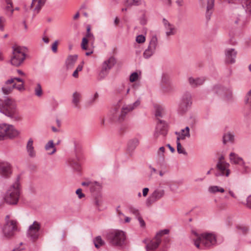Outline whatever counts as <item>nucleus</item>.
Returning a JSON list of instances; mask_svg holds the SVG:
<instances>
[{
	"mask_svg": "<svg viewBox=\"0 0 251 251\" xmlns=\"http://www.w3.org/2000/svg\"><path fill=\"white\" fill-rule=\"evenodd\" d=\"M101 203V201L100 200L98 199V198H96L95 200V204L97 206H100Z\"/></svg>",
	"mask_w": 251,
	"mask_h": 251,
	"instance_id": "59",
	"label": "nucleus"
},
{
	"mask_svg": "<svg viewBox=\"0 0 251 251\" xmlns=\"http://www.w3.org/2000/svg\"><path fill=\"white\" fill-rule=\"evenodd\" d=\"M5 10L6 11V12L10 11V15H11L14 11V9L12 8V4L7 5V6L5 7Z\"/></svg>",
	"mask_w": 251,
	"mask_h": 251,
	"instance_id": "53",
	"label": "nucleus"
},
{
	"mask_svg": "<svg viewBox=\"0 0 251 251\" xmlns=\"http://www.w3.org/2000/svg\"><path fill=\"white\" fill-rule=\"evenodd\" d=\"M5 20L4 18L2 17H0V30L3 31L4 30V27L2 25L3 23H4Z\"/></svg>",
	"mask_w": 251,
	"mask_h": 251,
	"instance_id": "55",
	"label": "nucleus"
},
{
	"mask_svg": "<svg viewBox=\"0 0 251 251\" xmlns=\"http://www.w3.org/2000/svg\"><path fill=\"white\" fill-rule=\"evenodd\" d=\"M140 104V100H137L133 103L124 105L122 108L115 106L110 112L109 119L114 122H122L124 121L126 115L136 108Z\"/></svg>",
	"mask_w": 251,
	"mask_h": 251,
	"instance_id": "1",
	"label": "nucleus"
},
{
	"mask_svg": "<svg viewBox=\"0 0 251 251\" xmlns=\"http://www.w3.org/2000/svg\"><path fill=\"white\" fill-rule=\"evenodd\" d=\"M45 148L46 151L49 150L50 149H52V151L50 153V154H52L54 153L56 151V148L54 147V145L52 140L49 141L46 145Z\"/></svg>",
	"mask_w": 251,
	"mask_h": 251,
	"instance_id": "34",
	"label": "nucleus"
},
{
	"mask_svg": "<svg viewBox=\"0 0 251 251\" xmlns=\"http://www.w3.org/2000/svg\"><path fill=\"white\" fill-rule=\"evenodd\" d=\"M234 22L236 25L243 26L245 24V18L242 15H238V17H235Z\"/></svg>",
	"mask_w": 251,
	"mask_h": 251,
	"instance_id": "33",
	"label": "nucleus"
},
{
	"mask_svg": "<svg viewBox=\"0 0 251 251\" xmlns=\"http://www.w3.org/2000/svg\"><path fill=\"white\" fill-rule=\"evenodd\" d=\"M106 238L110 243L113 245L121 246L126 240L125 233L121 230H113L106 234Z\"/></svg>",
	"mask_w": 251,
	"mask_h": 251,
	"instance_id": "5",
	"label": "nucleus"
},
{
	"mask_svg": "<svg viewBox=\"0 0 251 251\" xmlns=\"http://www.w3.org/2000/svg\"><path fill=\"white\" fill-rule=\"evenodd\" d=\"M149 168L150 169L151 175L157 173V170L154 168L152 167L151 165L149 166Z\"/></svg>",
	"mask_w": 251,
	"mask_h": 251,
	"instance_id": "57",
	"label": "nucleus"
},
{
	"mask_svg": "<svg viewBox=\"0 0 251 251\" xmlns=\"http://www.w3.org/2000/svg\"><path fill=\"white\" fill-rule=\"evenodd\" d=\"M81 99V94L77 92H75L73 94L72 103L75 107H78L79 103Z\"/></svg>",
	"mask_w": 251,
	"mask_h": 251,
	"instance_id": "31",
	"label": "nucleus"
},
{
	"mask_svg": "<svg viewBox=\"0 0 251 251\" xmlns=\"http://www.w3.org/2000/svg\"><path fill=\"white\" fill-rule=\"evenodd\" d=\"M162 111L163 109L161 107H158L156 108V111H155V116L156 117H161L162 116Z\"/></svg>",
	"mask_w": 251,
	"mask_h": 251,
	"instance_id": "48",
	"label": "nucleus"
},
{
	"mask_svg": "<svg viewBox=\"0 0 251 251\" xmlns=\"http://www.w3.org/2000/svg\"><path fill=\"white\" fill-rule=\"evenodd\" d=\"M13 55L10 60L12 65L15 67L20 66L25 59L26 54L23 51V48L20 46L12 48Z\"/></svg>",
	"mask_w": 251,
	"mask_h": 251,
	"instance_id": "6",
	"label": "nucleus"
},
{
	"mask_svg": "<svg viewBox=\"0 0 251 251\" xmlns=\"http://www.w3.org/2000/svg\"><path fill=\"white\" fill-rule=\"evenodd\" d=\"M165 190L162 187L156 188L149 197L146 201V204L150 206L153 203L160 200L165 195Z\"/></svg>",
	"mask_w": 251,
	"mask_h": 251,
	"instance_id": "9",
	"label": "nucleus"
},
{
	"mask_svg": "<svg viewBox=\"0 0 251 251\" xmlns=\"http://www.w3.org/2000/svg\"><path fill=\"white\" fill-rule=\"evenodd\" d=\"M145 40V37L143 35H139L136 37V41L138 43H143Z\"/></svg>",
	"mask_w": 251,
	"mask_h": 251,
	"instance_id": "46",
	"label": "nucleus"
},
{
	"mask_svg": "<svg viewBox=\"0 0 251 251\" xmlns=\"http://www.w3.org/2000/svg\"><path fill=\"white\" fill-rule=\"evenodd\" d=\"M138 78V73L136 72H134L132 73L129 77V80L130 82H133L136 81Z\"/></svg>",
	"mask_w": 251,
	"mask_h": 251,
	"instance_id": "43",
	"label": "nucleus"
},
{
	"mask_svg": "<svg viewBox=\"0 0 251 251\" xmlns=\"http://www.w3.org/2000/svg\"><path fill=\"white\" fill-rule=\"evenodd\" d=\"M176 145H177V151L179 154H183L185 155H187V153L186 151L185 150L184 148H183L179 142V140H176Z\"/></svg>",
	"mask_w": 251,
	"mask_h": 251,
	"instance_id": "38",
	"label": "nucleus"
},
{
	"mask_svg": "<svg viewBox=\"0 0 251 251\" xmlns=\"http://www.w3.org/2000/svg\"><path fill=\"white\" fill-rule=\"evenodd\" d=\"M115 63V59L113 57H111L103 63L101 69L109 72Z\"/></svg>",
	"mask_w": 251,
	"mask_h": 251,
	"instance_id": "23",
	"label": "nucleus"
},
{
	"mask_svg": "<svg viewBox=\"0 0 251 251\" xmlns=\"http://www.w3.org/2000/svg\"><path fill=\"white\" fill-rule=\"evenodd\" d=\"M46 0H32L30 5L31 8H33L34 15L38 14L41 8L44 5Z\"/></svg>",
	"mask_w": 251,
	"mask_h": 251,
	"instance_id": "21",
	"label": "nucleus"
},
{
	"mask_svg": "<svg viewBox=\"0 0 251 251\" xmlns=\"http://www.w3.org/2000/svg\"><path fill=\"white\" fill-rule=\"evenodd\" d=\"M137 219H138V221L140 224L141 227H145L146 224H145V222L144 221V220L143 219V218L140 216H139L137 217Z\"/></svg>",
	"mask_w": 251,
	"mask_h": 251,
	"instance_id": "52",
	"label": "nucleus"
},
{
	"mask_svg": "<svg viewBox=\"0 0 251 251\" xmlns=\"http://www.w3.org/2000/svg\"><path fill=\"white\" fill-rule=\"evenodd\" d=\"M41 227L39 223L34 221L33 223L29 226L27 230V236L33 241L37 240L39 237V231Z\"/></svg>",
	"mask_w": 251,
	"mask_h": 251,
	"instance_id": "14",
	"label": "nucleus"
},
{
	"mask_svg": "<svg viewBox=\"0 0 251 251\" xmlns=\"http://www.w3.org/2000/svg\"><path fill=\"white\" fill-rule=\"evenodd\" d=\"M13 172L12 166L8 162H0V175L3 178H8Z\"/></svg>",
	"mask_w": 251,
	"mask_h": 251,
	"instance_id": "13",
	"label": "nucleus"
},
{
	"mask_svg": "<svg viewBox=\"0 0 251 251\" xmlns=\"http://www.w3.org/2000/svg\"><path fill=\"white\" fill-rule=\"evenodd\" d=\"M237 228L239 230V232L242 233L243 234L246 233L248 231L247 227L245 226H238Z\"/></svg>",
	"mask_w": 251,
	"mask_h": 251,
	"instance_id": "49",
	"label": "nucleus"
},
{
	"mask_svg": "<svg viewBox=\"0 0 251 251\" xmlns=\"http://www.w3.org/2000/svg\"><path fill=\"white\" fill-rule=\"evenodd\" d=\"M163 2L168 6H171L172 4V0H162Z\"/></svg>",
	"mask_w": 251,
	"mask_h": 251,
	"instance_id": "63",
	"label": "nucleus"
},
{
	"mask_svg": "<svg viewBox=\"0 0 251 251\" xmlns=\"http://www.w3.org/2000/svg\"><path fill=\"white\" fill-rule=\"evenodd\" d=\"M167 125L162 120H158V122L157 124L155 133L154 135L157 137L159 134H161L165 136L167 133Z\"/></svg>",
	"mask_w": 251,
	"mask_h": 251,
	"instance_id": "16",
	"label": "nucleus"
},
{
	"mask_svg": "<svg viewBox=\"0 0 251 251\" xmlns=\"http://www.w3.org/2000/svg\"><path fill=\"white\" fill-rule=\"evenodd\" d=\"M109 73V72L101 70L99 74V77L100 79H103Z\"/></svg>",
	"mask_w": 251,
	"mask_h": 251,
	"instance_id": "45",
	"label": "nucleus"
},
{
	"mask_svg": "<svg viewBox=\"0 0 251 251\" xmlns=\"http://www.w3.org/2000/svg\"><path fill=\"white\" fill-rule=\"evenodd\" d=\"M129 210L130 213L134 214L137 218L140 216L138 210L135 208L130 206L129 207Z\"/></svg>",
	"mask_w": 251,
	"mask_h": 251,
	"instance_id": "44",
	"label": "nucleus"
},
{
	"mask_svg": "<svg viewBox=\"0 0 251 251\" xmlns=\"http://www.w3.org/2000/svg\"><path fill=\"white\" fill-rule=\"evenodd\" d=\"M176 3L178 6H182L183 3V0H176Z\"/></svg>",
	"mask_w": 251,
	"mask_h": 251,
	"instance_id": "61",
	"label": "nucleus"
},
{
	"mask_svg": "<svg viewBox=\"0 0 251 251\" xmlns=\"http://www.w3.org/2000/svg\"><path fill=\"white\" fill-rule=\"evenodd\" d=\"M95 246L97 248H99L100 246L104 244V242L102 240L100 236L97 237L94 240Z\"/></svg>",
	"mask_w": 251,
	"mask_h": 251,
	"instance_id": "40",
	"label": "nucleus"
},
{
	"mask_svg": "<svg viewBox=\"0 0 251 251\" xmlns=\"http://www.w3.org/2000/svg\"><path fill=\"white\" fill-rule=\"evenodd\" d=\"M247 204L249 208H251V195L247 198Z\"/></svg>",
	"mask_w": 251,
	"mask_h": 251,
	"instance_id": "56",
	"label": "nucleus"
},
{
	"mask_svg": "<svg viewBox=\"0 0 251 251\" xmlns=\"http://www.w3.org/2000/svg\"><path fill=\"white\" fill-rule=\"evenodd\" d=\"M83 63L84 62H81V64H79L77 67H76V69H75L77 71H78V72H80L82 71V68H83Z\"/></svg>",
	"mask_w": 251,
	"mask_h": 251,
	"instance_id": "58",
	"label": "nucleus"
},
{
	"mask_svg": "<svg viewBox=\"0 0 251 251\" xmlns=\"http://www.w3.org/2000/svg\"><path fill=\"white\" fill-rule=\"evenodd\" d=\"M33 141L31 138H30L26 144V151L28 155L30 157H34L36 155V152L33 146Z\"/></svg>",
	"mask_w": 251,
	"mask_h": 251,
	"instance_id": "27",
	"label": "nucleus"
},
{
	"mask_svg": "<svg viewBox=\"0 0 251 251\" xmlns=\"http://www.w3.org/2000/svg\"><path fill=\"white\" fill-rule=\"evenodd\" d=\"M213 91L217 94L226 97L227 98L231 97L232 95V91L229 88H226L222 86L216 85L213 88Z\"/></svg>",
	"mask_w": 251,
	"mask_h": 251,
	"instance_id": "17",
	"label": "nucleus"
},
{
	"mask_svg": "<svg viewBox=\"0 0 251 251\" xmlns=\"http://www.w3.org/2000/svg\"><path fill=\"white\" fill-rule=\"evenodd\" d=\"M192 233L196 236V238L193 239V241L194 245L198 249L202 250L210 248L216 243V237L213 234L203 233L199 235L194 230Z\"/></svg>",
	"mask_w": 251,
	"mask_h": 251,
	"instance_id": "2",
	"label": "nucleus"
},
{
	"mask_svg": "<svg viewBox=\"0 0 251 251\" xmlns=\"http://www.w3.org/2000/svg\"><path fill=\"white\" fill-rule=\"evenodd\" d=\"M0 133L3 140L6 138H13L17 137L19 132L11 125L3 124L0 125Z\"/></svg>",
	"mask_w": 251,
	"mask_h": 251,
	"instance_id": "8",
	"label": "nucleus"
},
{
	"mask_svg": "<svg viewBox=\"0 0 251 251\" xmlns=\"http://www.w3.org/2000/svg\"><path fill=\"white\" fill-rule=\"evenodd\" d=\"M169 232V230L168 229H165L164 230H161L159 232H158L155 236H157L158 237H160L161 238V237L164 235V234H167Z\"/></svg>",
	"mask_w": 251,
	"mask_h": 251,
	"instance_id": "47",
	"label": "nucleus"
},
{
	"mask_svg": "<svg viewBox=\"0 0 251 251\" xmlns=\"http://www.w3.org/2000/svg\"><path fill=\"white\" fill-rule=\"evenodd\" d=\"M70 165L76 170H79L80 164L77 156L70 158L69 160Z\"/></svg>",
	"mask_w": 251,
	"mask_h": 251,
	"instance_id": "29",
	"label": "nucleus"
},
{
	"mask_svg": "<svg viewBox=\"0 0 251 251\" xmlns=\"http://www.w3.org/2000/svg\"><path fill=\"white\" fill-rule=\"evenodd\" d=\"M17 222L14 220L7 221L4 225L2 228V232L4 237L6 238H10L14 234V232L17 230Z\"/></svg>",
	"mask_w": 251,
	"mask_h": 251,
	"instance_id": "10",
	"label": "nucleus"
},
{
	"mask_svg": "<svg viewBox=\"0 0 251 251\" xmlns=\"http://www.w3.org/2000/svg\"><path fill=\"white\" fill-rule=\"evenodd\" d=\"M75 193L78 195L79 199H81L85 196L84 194L82 193V190L80 188L77 189Z\"/></svg>",
	"mask_w": 251,
	"mask_h": 251,
	"instance_id": "51",
	"label": "nucleus"
},
{
	"mask_svg": "<svg viewBox=\"0 0 251 251\" xmlns=\"http://www.w3.org/2000/svg\"><path fill=\"white\" fill-rule=\"evenodd\" d=\"M139 140L137 138H134L128 142V147L130 150H134L138 146Z\"/></svg>",
	"mask_w": 251,
	"mask_h": 251,
	"instance_id": "36",
	"label": "nucleus"
},
{
	"mask_svg": "<svg viewBox=\"0 0 251 251\" xmlns=\"http://www.w3.org/2000/svg\"><path fill=\"white\" fill-rule=\"evenodd\" d=\"M158 44V40L156 36H153L151 39L148 48L144 51L143 56L145 58L151 57L155 52Z\"/></svg>",
	"mask_w": 251,
	"mask_h": 251,
	"instance_id": "12",
	"label": "nucleus"
},
{
	"mask_svg": "<svg viewBox=\"0 0 251 251\" xmlns=\"http://www.w3.org/2000/svg\"><path fill=\"white\" fill-rule=\"evenodd\" d=\"M77 57V55H69L66 61L67 68H69L72 67L76 61Z\"/></svg>",
	"mask_w": 251,
	"mask_h": 251,
	"instance_id": "30",
	"label": "nucleus"
},
{
	"mask_svg": "<svg viewBox=\"0 0 251 251\" xmlns=\"http://www.w3.org/2000/svg\"><path fill=\"white\" fill-rule=\"evenodd\" d=\"M20 195L19 178L8 189L4 196V201L8 204H16Z\"/></svg>",
	"mask_w": 251,
	"mask_h": 251,
	"instance_id": "4",
	"label": "nucleus"
},
{
	"mask_svg": "<svg viewBox=\"0 0 251 251\" xmlns=\"http://www.w3.org/2000/svg\"><path fill=\"white\" fill-rule=\"evenodd\" d=\"M226 62L228 64H232L235 62L237 51L234 49H227L225 51Z\"/></svg>",
	"mask_w": 251,
	"mask_h": 251,
	"instance_id": "19",
	"label": "nucleus"
},
{
	"mask_svg": "<svg viewBox=\"0 0 251 251\" xmlns=\"http://www.w3.org/2000/svg\"><path fill=\"white\" fill-rule=\"evenodd\" d=\"M223 140L224 144L228 142H232L234 140V135L230 132L226 133L223 136Z\"/></svg>",
	"mask_w": 251,
	"mask_h": 251,
	"instance_id": "32",
	"label": "nucleus"
},
{
	"mask_svg": "<svg viewBox=\"0 0 251 251\" xmlns=\"http://www.w3.org/2000/svg\"><path fill=\"white\" fill-rule=\"evenodd\" d=\"M35 94L38 97H41L43 94V91L41 85L40 83H37L34 89Z\"/></svg>",
	"mask_w": 251,
	"mask_h": 251,
	"instance_id": "39",
	"label": "nucleus"
},
{
	"mask_svg": "<svg viewBox=\"0 0 251 251\" xmlns=\"http://www.w3.org/2000/svg\"><path fill=\"white\" fill-rule=\"evenodd\" d=\"M205 81L204 77H193L188 78V82L190 85L193 88H196L203 84Z\"/></svg>",
	"mask_w": 251,
	"mask_h": 251,
	"instance_id": "22",
	"label": "nucleus"
},
{
	"mask_svg": "<svg viewBox=\"0 0 251 251\" xmlns=\"http://www.w3.org/2000/svg\"><path fill=\"white\" fill-rule=\"evenodd\" d=\"M90 30L91 26L88 25L86 26V33L85 37L82 38L81 43V47L83 50H88V43L89 41H91L92 44H93V42L95 41V37L93 33L91 32Z\"/></svg>",
	"mask_w": 251,
	"mask_h": 251,
	"instance_id": "15",
	"label": "nucleus"
},
{
	"mask_svg": "<svg viewBox=\"0 0 251 251\" xmlns=\"http://www.w3.org/2000/svg\"><path fill=\"white\" fill-rule=\"evenodd\" d=\"M15 80H17L18 82H22V83L24 82L23 80L22 79H21V78H19V77H14V78H11V79H8L7 80H6L5 81V84L6 85H8V84L13 83Z\"/></svg>",
	"mask_w": 251,
	"mask_h": 251,
	"instance_id": "41",
	"label": "nucleus"
},
{
	"mask_svg": "<svg viewBox=\"0 0 251 251\" xmlns=\"http://www.w3.org/2000/svg\"><path fill=\"white\" fill-rule=\"evenodd\" d=\"M229 164L224 161H218L216 164L217 171L215 173L216 176H228L230 171L229 169Z\"/></svg>",
	"mask_w": 251,
	"mask_h": 251,
	"instance_id": "11",
	"label": "nucleus"
},
{
	"mask_svg": "<svg viewBox=\"0 0 251 251\" xmlns=\"http://www.w3.org/2000/svg\"><path fill=\"white\" fill-rule=\"evenodd\" d=\"M165 149L164 147H161L159 148L156 153V160L159 165L162 164L164 162V152Z\"/></svg>",
	"mask_w": 251,
	"mask_h": 251,
	"instance_id": "26",
	"label": "nucleus"
},
{
	"mask_svg": "<svg viewBox=\"0 0 251 251\" xmlns=\"http://www.w3.org/2000/svg\"><path fill=\"white\" fill-rule=\"evenodd\" d=\"M167 146L169 148V149H170V151L172 153H174L175 152V149L173 147H172L169 144H167Z\"/></svg>",
	"mask_w": 251,
	"mask_h": 251,
	"instance_id": "64",
	"label": "nucleus"
},
{
	"mask_svg": "<svg viewBox=\"0 0 251 251\" xmlns=\"http://www.w3.org/2000/svg\"><path fill=\"white\" fill-rule=\"evenodd\" d=\"M229 158L231 162L234 164H241L243 166H244L245 165V163L243 161V158L238 156L237 154L234 152H231L230 153Z\"/></svg>",
	"mask_w": 251,
	"mask_h": 251,
	"instance_id": "24",
	"label": "nucleus"
},
{
	"mask_svg": "<svg viewBox=\"0 0 251 251\" xmlns=\"http://www.w3.org/2000/svg\"><path fill=\"white\" fill-rule=\"evenodd\" d=\"M176 134L179 135L177 137V140H184L186 137L189 138L190 137L189 127L186 126L184 129H181L179 133L176 132Z\"/></svg>",
	"mask_w": 251,
	"mask_h": 251,
	"instance_id": "25",
	"label": "nucleus"
},
{
	"mask_svg": "<svg viewBox=\"0 0 251 251\" xmlns=\"http://www.w3.org/2000/svg\"><path fill=\"white\" fill-rule=\"evenodd\" d=\"M58 44V41H55L51 46V50L52 51L56 53L57 51V45Z\"/></svg>",
	"mask_w": 251,
	"mask_h": 251,
	"instance_id": "50",
	"label": "nucleus"
},
{
	"mask_svg": "<svg viewBox=\"0 0 251 251\" xmlns=\"http://www.w3.org/2000/svg\"><path fill=\"white\" fill-rule=\"evenodd\" d=\"M16 89L19 91L24 90V86L23 84L17 86Z\"/></svg>",
	"mask_w": 251,
	"mask_h": 251,
	"instance_id": "62",
	"label": "nucleus"
},
{
	"mask_svg": "<svg viewBox=\"0 0 251 251\" xmlns=\"http://www.w3.org/2000/svg\"><path fill=\"white\" fill-rule=\"evenodd\" d=\"M192 103V95L190 92H186L182 96L179 103L177 111L180 114L186 113Z\"/></svg>",
	"mask_w": 251,
	"mask_h": 251,
	"instance_id": "7",
	"label": "nucleus"
},
{
	"mask_svg": "<svg viewBox=\"0 0 251 251\" xmlns=\"http://www.w3.org/2000/svg\"><path fill=\"white\" fill-rule=\"evenodd\" d=\"M140 23L142 25H145L147 23V19L145 14H144L142 17H141L140 19Z\"/></svg>",
	"mask_w": 251,
	"mask_h": 251,
	"instance_id": "54",
	"label": "nucleus"
},
{
	"mask_svg": "<svg viewBox=\"0 0 251 251\" xmlns=\"http://www.w3.org/2000/svg\"><path fill=\"white\" fill-rule=\"evenodd\" d=\"M0 112L15 121H19L22 119L14 102L8 98H6L1 106H0Z\"/></svg>",
	"mask_w": 251,
	"mask_h": 251,
	"instance_id": "3",
	"label": "nucleus"
},
{
	"mask_svg": "<svg viewBox=\"0 0 251 251\" xmlns=\"http://www.w3.org/2000/svg\"><path fill=\"white\" fill-rule=\"evenodd\" d=\"M162 23L166 30L165 33L166 36L169 37L176 34V29L174 25L171 24L165 18L163 19Z\"/></svg>",
	"mask_w": 251,
	"mask_h": 251,
	"instance_id": "18",
	"label": "nucleus"
},
{
	"mask_svg": "<svg viewBox=\"0 0 251 251\" xmlns=\"http://www.w3.org/2000/svg\"><path fill=\"white\" fill-rule=\"evenodd\" d=\"M161 241V238L157 236H155L154 239L151 240L146 246L147 251H153L157 249Z\"/></svg>",
	"mask_w": 251,
	"mask_h": 251,
	"instance_id": "20",
	"label": "nucleus"
},
{
	"mask_svg": "<svg viewBox=\"0 0 251 251\" xmlns=\"http://www.w3.org/2000/svg\"><path fill=\"white\" fill-rule=\"evenodd\" d=\"M214 5V0H207L206 12V18L209 20L212 14V10Z\"/></svg>",
	"mask_w": 251,
	"mask_h": 251,
	"instance_id": "28",
	"label": "nucleus"
},
{
	"mask_svg": "<svg viewBox=\"0 0 251 251\" xmlns=\"http://www.w3.org/2000/svg\"><path fill=\"white\" fill-rule=\"evenodd\" d=\"M208 190L211 193H215L216 192L224 193L225 192L224 188L217 186H210L209 187Z\"/></svg>",
	"mask_w": 251,
	"mask_h": 251,
	"instance_id": "37",
	"label": "nucleus"
},
{
	"mask_svg": "<svg viewBox=\"0 0 251 251\" xmlns=\"http://www.w3.org/2000/svg\"><path fill=\"white\" fill-rule=\"evenodd\" d=\"M149 189L148 188H144L143 189V196L144 197H146L148 195Z\"/></svg>",
	"mask_w": 251,
	"mask_h": 251,
	"instance_id": "60",
	"label": "nucleus"
},
{
	"mask_svg": "<svg viewBox=\"0 0 251 251\" xmlns=\"http://www.w3.org/2000/svg\"><path fill=\"white\" fill-rule=\"evenodd\" d=\"M141 4V0H126L125 5L126 7L133 5L138 6Z\"/></svg>",
	"mask_w": 251,
	"mask_h": 251,
	"instance_id": "35",
	"label": "nucleus"
},
{
	"mask_svg": "<svg viewBox=\"0 0 251 251\" xmlns=\"http://www.w3.org/2000/svg\"><path fill=\"white\" fill-rule=\"evenodd\" d=\"M6 85L2 87V91L5 94H9L12 91V88Z\"/></svg>",
	"mask_w": 251,
	"mask_h": 251,
	"instance_id": "42",
	"label": "nucleus"
}]
</instances>
